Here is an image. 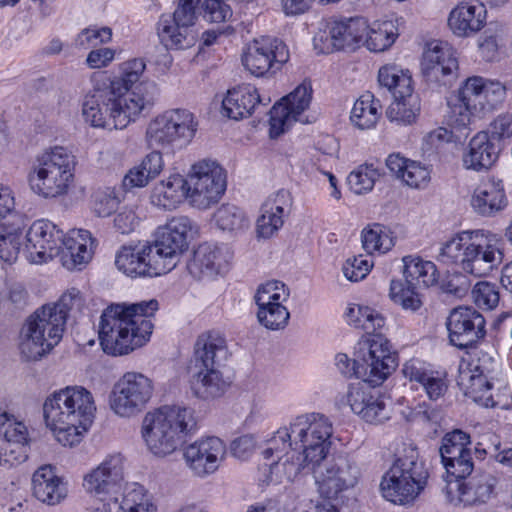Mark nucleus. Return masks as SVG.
<instances>
[{"mask_svg": "<svg viewBox=\"0 0 512 512\" xmlns=\"http://www.w3.org/2000/svg\"><path fill=\"white\" fill-rule=\"evenodd\" d=\"M93 90L86 95L82 114L95 128L122 130L135 122L153 101L140 90L121 91L119 81H110L107 72L93 73Z\"/></svg>", "mask_w": 512, "mask_h": 512, "instance_id": "1", "label": "nucleus"}, {"mask_svg": "<svg viewBox=\"0 0 512 512\" xmlns=\"http://www.w3.org/2000/svg\"><path fill=\"white\" fill-rule=\"evenodd\" d=\"M158 309L156 300L133 304H111L101 315L99 340L109 355H124L149 341L153 324L150 317Z\"/></svg>", "mask_w": 512, "mask_h": 512, "instance_id": "2", "label": "nucleus"}, {"mask_svg": "<svg viewBox=\"0 0 512 512\" xmlns=\"http://www.w3.org/2000/svg\"><path fill=\"white\" fill-rule=\"evenodd\" d=\"M96 410L91 391L83 386H67L45 399L43 417L55 439L63 446L73 447L91 427Z\"/></svg>", "mask_w": 512, "mask_h": 512, "instance_id": "3", "label": "nucleus"}, {"mask_svg": "<svg viewBox=\"0 0 512 512\" xmlns=\"http://www.w3.org/2000/svg\"><path fill=\"white\" fill-rule=\"evenodd\" d=\"M292 432L297 451L286 456V461L274 466L273 472L292 481L305 465H317L324 460L331 447L332 422L323 414L308 413L293 419Z\"/></svg>", "mask_w": 512, "mask_h": 512, "instance_id": "4", "label": "nucleus"}, {"mask_svg": "<svg viewBox=\"0 0 512 512\" xmlns=\"http://www.w3.org/2000/svg\"><path fill=\"white\" fill-rule=\"evenodd\" d=\"M502 241L481 230L463 231L443 244L439 260L454 264L465 273L486 276L503 261Z\"/></svg>", "mask_w": 512, "mask_h": 512, "instance_id": "5", "label": "nucleus"}, {"mask_svg": "<svg viewBox=\"0 0 512 512\" xmlns=\"http://www.w3.org/2000/svg\"><path fill=\"white\" fill-rule=\"evenodd\" d=\"M196 429V419L191 408L162 406L145 415L141 434L148 450L157 457L173 454Z\"/></svg>", "mask_w": 512, "mask_h": 512, "instance_id": "6", "label": "nucleus"}, {"mask_svg": "<svg viewBox=\"0 0 512 512\" xmlns=\"http://www.w3.org/2000/svg\"><path fill=\"white\" fill-rule=\"evenodd\" d=\"M496 362L486 353L462 358L457 384L465 396L486 408L507 409L511 405L508 387L496 378Z\"/></svg>", "mask_w": 512, "mask_h": 512, "instance_id": "7", "label": "nucleus"}, {"mask_svg": "<svg viewBox=\"0 0 512 512\" xmlns=\"http://www.w3.org/2000/svg\"><path fill=\"white\" fill-rule=\"evenodd\" d=\"M77 158L63 146L44 150L34 159L28 182L31 190L45 199L65 196L74 185Z\"/></svg>", "mask_w": 512, "mask_h": 512, "instance_id": "8", "label": "nucleus"}, {"mask_svg": "<svg viewBox=\"0 0 512 512\" xmlns=\"http://www.w3.org/2000/svg\"><path fill=\"white\" fill-rule=\"evenodd\" d=\"M66 321L63 312L48 304L36 309L20 331L19 350L27 361H35L49 353L62 339Z\"/></svg>", "mask_w": 512, "mask_h": 512, "instance_id": "9", "label": "nucleus"}, {"mask_svg": "<svg viewBox=\"0 0 512 512\" xmlns=\"http://www.w3.org/2000/svg\"><path fill=\"white\" fill-rule=\"evenodd\" d=\"M505 87L498 81L480 76L469 77L461 86L454 101L450 102V121L458 129L469 128L481 113L501 102Z\"/></svg>", "mask_w": 512, "mask_h": 512, "instance_id": "10", "label": "nucleus"}, {"mask_svg": "<svg viewBox=\"0 0 512 512\" xmlns=\"http://www.w3.org/2000/svg\"><path fill=\"white\" fill-rule=\"evenodd\" d=\"M198 123L187 109H168L152 118L145 139L150 148L165 152L186 147L195 137Z\"/></svg>", "mask_w": 512, "mask_h": 512, "instance_id": "11", "label": "nucleus"}, {"mask_svg": "<svg viewBox=\"0 0 512 512\" xmlns=\"http://www.w3.org/2000/svg\"><path fill=\"white\" fill-rule=\"evenodd\" d=\"M427 473L418 460V452L410 448L384 474L380 487L383 497L399 505L413 502L424 489Z\"/></svg>", "mask_w": 512, "mask_h": 512, "instance_id": "12", "label": "nucleus"}, {"mask_svg": "<svg viewBox=\"0 0 512 512\" xmlns=\"http://www.w3.org/2000/svg\"><path fill=\"white\" fill-rule=\"evenodd\" d=\"M126 459L121 453L107 455L83 477V488L101 502L119 503L126 483Z\"/></svg>", "mask_w": 512, "mask_h": 512, "instance_id": "13", "label": "nucleus"}, {"mask_svg": "<svg viewBox=\"0 0 512 512\" xmlns=\"http://www.w3.org/2000/svg\"><path fill=\"white\" fill-rule=\"evenodd\" d=\"M186 180L188 201L200 210L217 204L226 191L225 171L215 161H198L192 166Z\"/></svg>", "mask_w": 512, "mask_h": 512, "instance_id": "14", "label": "nucleus"}, {"mask_svg": "<svg viewBox=\"0 0 512 512\" xmlns=\"http://www.w3.org/2000/svg\"><path fill=\"white\" fill-rule=\"evenodd\" d=\"M197 2L179 0L172 16L162 15L157 23L160 42L171 50H182L192 47L198 39L196 29Z\"/></svg>", "mask_w": 512, "mask_h": 512, "instance_id": "15", "label": "nucleus"}, {"mask_svg": "<svg viewBox=\"0 0 512 512\" xmlns=\"http://www.w3.org/2000/svg\"><path fill=\"white\" fill-rule=\"evenodd\" d=\"M153 391V381L149 377L138 372H126L112 388L110 408L119 417H133L146 408Z\"/></svg>", "mask_w": 512, "mask_h": 512, "instance_id": "16", "label": "nucleus"}, {"mask_svg": "<svg viewBox=\"0 0 512 512\" xmlns=\"http://www.w3.org/2000/svg\"><path fill=\"white\" fill-rule=\"evenodd\" d=\"M367 30L368 22L362 17H332L314 36V47L323 54L344 49L354 50L363 44Z\"/></svg>", "mask_w": 512, "mask_h": 512, "instance_id": "17", "label": "nucleus"}, {"mask_svg": "<svg viewBox=\"0 0 512 512\" xmlns=\"http://www.w3.org/2000/svg\"><path fill=\"white\" fill-rule=\"evenodd\" d=\"M358 354L363 366L359 373L373 386L382 384L397 366L390 342L381 331L360 343Z\"/></svg>", "mask_w": 512, "mask_h": 512, "instance_id": "18", "label": "nucleus"}, {"mask_svg": "<svg viewBox=\"0 0 512 512\" xmlns=\"http://www.w3.org/2000/svg\"><path fill=\"white\" fill-rule=\"evenodd\" d=\"M290 59L288 46L279 38L263 36L251 41L242 54V64L257 77L280 70Z\"/></svg>", "mask_w": 512, "mask_h": 512, "instance_id": "19", "label": "nucleus"}, {"mask_svg": "<svg viewBox=\"0 0 512 512\" xmlns=\"http://www.w3.org/2000/svg\"><path fill=\"white\" fill-rule=\"evenodd\" d=\"M117 269L131 278L156 277L171 271L149 243L123 246L116 254Z\"/></svg>", "mask_w": 512, "mask_h": 512, "instance_id": "20", "label": "nucleus"}, {"mask_svg": "<svg viewBox=\"0 0 512 512\" xmlns=\"http://www.w3.org/2000/svg\"><path fill=\"white\" fill-rule=\"evenodd\" d=\"M63 231L46 219L35 220L25 234L24 250L30 263L43 264L60 254Z\"/></svg>", "mask_w": 512, "mask_h": 512, "instance_id": "21", "label": "nucleus"}, {"mask_svg": "<svg viewBox=\"0 0 512 512\" xmlns=\"http://www.w3.org/2000/svg\"><path fill=\"white\" fill-rule=\"evenodd\" d=\"M29 435L26 425L0 411V468L12 469L28 459Z\"/></svg>", "mask_w": 512, "mask_h": 512, "instance_id": "22", "label": "nucleus"}, {"mask_svg": "<svg viewBox=\"0 0 512 512\" xmlns=\"http://www.w3.org/2000/svg\"><path fill=\"white\" fill-rule=\"evenodd\" d=\"M312 93L311 83L304 81L273 105L269 119L271 138H277L285 132L292 122L299 120L302 113L310 106Z\"/></svg>", "mask_w": 512, "mask_h": 512, "instance_id": "23", "label": "nucleus"}, {"mask_svg": "<svg viewBox=\"0 0 512 512\" xmlns=\"http://www.w3.org/2000/svg\"><path fill=\"white\" fill-rule=\"evenodd\" d=\"M449 341L460 349L472 347L486 335L483 315L470 306L454 308L446 321Z\"/></svg>", "mask_w": 512, "mask_h": 512, "instance_id": "24", "label": "nucleus"}, {"mask_svg": "<svg viewBox=\"0 0 512 512\" xmlns=\"http://www.w3.org/2000/svg\"><path fill=\"white\" fill-rule=\"evenodd\" d=\"M469 434L461 430L447 433L442 439L440 455L447 479L466 478L474 469Z\"/></svg>", "mask_w": 512, "mask_h": 512, "instance_id": "25", "label": "nucleus"}, {"mask_svg": "<svg viewBox=\"0 0 512 512\" xmlns=\"http://www.w3.org/2000/svg\"><path fill=\"white\" fill-rule=\"evenodd\" d=\"M191 221L186 216H176L164 226L159 227L155 241L151 244L165 264L176 266V258L188 247V233L191 231Z\"/></svg>", "mask_w": 512, "mask_h": 512, "instance_id": "26", "label": "nucleus"}, {"mask_svg": "<svg viewBox=\"0 0 512 512\" xmlns=\"http://www.w3.org/2000/svg\"><path fill=\"white\" fill-rule=\"evenodd\" d=\"M446 494L454 504L474 505L486 503L495 495L497 479L482 473L466 480L465 478L446 479Z\"/></svg>", "mask_w": 512, "mask_h": 512, "instance_id": "27", "label": "nucleus"}, {"mask_svg": "<svg viewBox=\"0 0 512 512\" xmlns=\"http://www.w3.org/2000/svg\"><path fill=\"white\" fill-rule=\"evenodd\" d=\"M226 445L218 437L201 438L185 447L183 457L187 466L197 476L214 473L224 460Z\"/></svg>", "mask_w": 512, "mask_h": 512, "instance_id": "28", "label": "nucleus"}, {"mask_svg": "<svg viewBox=\"0 0 512 512\" xmlns=\"http://www.w3.org/2000/svg\"><path fill=\"white\" fill-rule=\"evenodd\" d=\"M319 493L327 499H335L338 495L355 486L358 480V468L346 459L318 466L314 471Z\"/></svg>", "mask_w": 512, "mask_h": 512, "instance_id": "29", "label": "nucleus"}, {"mask_svg": "<svg viewBox=\"0 0 512 512\" xmlns=\"http://www.w3.org/2000/svg\"><path fill=\"white\" fill-rule=\"evenodd\" d=\"M231 259L227 246L203 243L194 251L187 269L195 279L213 278L228 270Z\"/></svg>", "mask_w": 512, "mask_h": 512, "instance_id": "30", "label": "nucleus"}, {"mask_svg": "<svg viewBox=\"0 0 512 512\" xmlns=\"http://www.w3.org/2000/svg\"><path fill=\"white\" fill-rule=\"evenodd\" d=\"M269 97H262L258 89L251 84H242L227 91L222 100L224 116L240 120L251 116L260 106H268Z\"/></svg>", "mask_w": 512, "mask_h": 512, "instance_id": "31", "label": "nucleus"}, {"mask_svg": "<svg viewBox=\"0 0 512 512\" xmlns=\"http://www.w3.org/2000/svg\"><path fill=\"white\" fill-rule=\"evenodd\" d=\"M487 9L479 0L460 2L448 17V26L459 37H469L479 32L486 24Z\"/></svg>", "mask_w": 512, "mask_h": 512, "instance_id": "32", "label": "nucleus"}, {"mask_svg": "<svg viewBox=\"0 0 512 512\" xmlns=\"http://www.w3.org/2000/svg\"><path fill=\"white\" fill-rule=\"evenodd\" d=\"M96 246L97 241L92 237L90 231L76 229L62 237L59 255L67 269H74L91 260Z\"/></svg>", "mask_w": 512, "mask_h": 512, "instance_id": "33", "label": "nucleus"}, {"mask_svg": "<svg viewBox=\"0 0 512 512\" xmlns=\"http://www.w3.org/2000/svg\"><path fill=\"white\" fill-rule=\"evenodd\" d=\"M292 205L289 191L281 189L269 197L261 207L257 220V232L263 238L271 237L284 224V216Z\"/></svg>", "mask_w": 512, "mask_h": 512, "instance_id": "34", "label": "nucleus"}, {"mask_svg": "<svg viewBox=\"0 0 512 512\" xmlns=\"http://www.w3.org/2000/svg\"><path fill=\"white\" fill-rule=\"evenodd\" d=\"M422 69L428 78L445 83L444 78L458 69L455 51L447 43L430 44L423 54Z\"/></svg>", "mask_w": 512, "mask_h": 512, "instance_id": "35", "label": "nucleus"}, {"mask_svg": "<svg viewBox=\"0 0 512 512\" xmlns=\"http://www.w3.org/2000/svg\"><path fill=\"white\" fill-rule=\"evenodd\" d=\"M32 492L42 503L56 505L67 496V487L52 465L40 466L32 475Z\"/></svg>", "mask_w": 512, "mask_h": 512, "instance_id": "36", "label": "nucleus"}, {"mask_svg": "<svg viewBox=\"0 0 512 512\" xmlns=\"http://www.w3.org/2000/svg\"><path fill=\"white\" fill-rule=\"evenodd\" d=\"M506 195L501 180L483 179L474 189L471 206L480 215L490 216L506 206Z\"/></svg>", "mask_w": 512, "mask_h": 512, "instance_id": "37", "label": "nucleus"}, {"mask_svg": "<svg viewBox=\"0 0 512 512\" xmlns=\"http://www.w3.org/2000/svg\"><path fill=\"white\" fill-rule=\"evenodd\" d=\"M297 451L294 444V435L292 432V423L289 426L280 427L274 435L266 441V447L262 451L263 457L268 461L266 463L270 469V481L271 482H282L286 479V476L279 475L273 472V468L278 463L286 461V456L290 452Z\"/></svg>", "mask_w": 512, "mask_h": 512, "instance_id": "38", "label": "nucleus"}, {"mask_svg": "<svg viewBox=\"0 0 512 512\" xmlns=\"http://www.w3.org/2000/svg\"><path fill=\"white\" fill-rule=\"evenodd\" d=\"M184 199L188 200L187 180L179 173L155 184L150 195L152 205L165 210L177 208Z\"/></svg>", "mask_w": 512, "mask_h": 512, "instance_id": "39", "label": "nucleus"}, {"mask_svg": "<svg viewBox=\"0 0 512 512\" xmlns=\"http://www.w3.org/2000/svg\"><path fill=\"white\" fill-rule=\"evenodd\" d=\"M499 155V149L492 141L489 132H478L469 142L463 155V165L467 169L480 171L490 168Z\"/></svg>", "mask_w": 512, "mask_h": 512, "instance_id": "40", "label": "nucleus"}, {"mask_svg": "<svg viewBox=\"0 0 512 512\" xmlns=\"http://www.w3.org/2000/svg\"><path fill=\"white\" fill-rule=\"evenodd\" d=\"M227 354L226 339L219 332L208 331L198 336L194 345V367L218 368Z\"/></svg>", "mask_w": 512, "mask_h": 512, "instance_id": "41", "label": "nucleus"}, {"mask_svg": "<svg viewBox=\"0 0 512 512\" xmlns=\"http://www.w3.org/2000/svg\"><path fill=\"white\" fill-rule=\"evenodd\" d=\"M190 380L193 394L200 399L209 400L220 397L226 390V382L218 368L194 367Z\"/></svg>", "mask_w": 512, "mask_h": 512, "instance_id": "42", "label": "nucleus"}, {"mask_svg": "<svg viewBox=\"0 0 512 512\" xmlns=\"http://www.w3.org/2000/svg\"><path fill=\"white\" fill-rule=\"evenodd\" d=\"M404 277L408 284L428 288L437 284L439 272L436 265L419 256L408 255L403 258Z\"/></svg>", "mask_w": 512, "mask_h": 512, "instance_id": "43", "label": "nucleus"}, {"mask_svg": "<svg viewBox=\"0 0 512 512\" xmlns=\"http://www.w3.org/2000/svg\"><path fill=\"white\" fill-rule=\"evenodd\" d=\"M378 81L392 93L394 99L412 96L413 81L409 70H404L395 64L384 65L379 69Z\"/></svg>", "mask_w": 512, "mask_h": 512, "instance_id": "44", "label": "nucleus"}, {"mask_svg": "<svg viewBox=\"0 0 512 512\" xmlns=\"http://www.w3.org/2000/svg\"><path fill=\"white\" fill-rule=\"evenodd\" d=\"M344 317L350 326L364 330L369 336L380 332L385 326L382 314L371 307L359 304L349 305Z\"/></svg>", "mask_w": 512, "mask_h": 512, "instance_id": "45", "label": "nucleus"}, {"mask_svg": "<svg viewBox=\"0 0 512 512\" xmlns=\"http://www.w3.org/2000/svg\"><path fill=\"white\" fill-rule=\"evenodd\" d=\"M381 109L380 101L367 91L355 101L350 119L359 129H371L376 126Z\"/></svg>", "mask_w": 512, "mask_h": 512, "instance_id": "46", "label": "nucleus"}, {"mask_svg": "<svg viewBox=\"0 0 512 512\" xmlns=\"http://www.w3.org/2000/svg\"><path fill=\"white\" fill-rule=\"evenodd\" d=\"M25 225L21 217L2 227L0 232V259L5 263H14L20 251Z\"/></svg>", "mask_w": 512, "mask_h": 512, "instance_id": "47", "label": "nucleus"}, {"mask_svg": "<svg viewBox=\"0 0 512 512\" xmlns=\"http://www.w3.org/2000/svg\"><path fill=\"white\" fill-rule=\"evenodd\" d=\"M398 37V29L392 21H376L368 24L363 44L372 52L387 50Z\"/></svg>", "mask_w": 512, "mask_h": 512, "instance_id": "48", "label": "nucleus"}, {"mask_svg": "<svg viewBox=\"0 0 512 512\" xmlns=\"http://www.w3.org/2000/svg\"><path fill=\"white\" fill-rule=\"evenodd\" d=\"M119 512H157L153 496L138 483H131L120 497Z\"/></svg>", "mask_w": 512, "mask_h": 512, "instance_id": "49", "label": "nucleus"}, {"mask_svg": "<svg viewBox=\"0 0 512 512\" xmlns=\"http://www.w3.org/2000/svg\"><path fill=\"white\" fill-rule=\"evenodd\" d=\"M380 175V171L373 164L359 165L348 175L349 188L358 195L368 193L373 189Z\"/></svg>", "mask_w": 512, "mask_h": 512, "instance_id": "50", "label": "nucleus"}, {"mask_svg": "<svg viewBox=\"0 0 512 512\" xmlns=\"http://www.w3.org/2000/svg\"><path fill=\"white\" fill-rule=\"evenodd\" d=\"M390 297L392 301L399 304L403 309L416 311L422 306L420 294L416 286L406 281L392 280L390 284Z\"/></svg>", "mask_w": 512, "mask_h": 512, "instance_id": "51", "label": "nucleus"}, {"mask_svg": "<svg viewBox=\"0 0 512 512\" xmlns=\"http://www.w3.org/2000/svg\"><path fill=\"white\" fill-rule=\"evenodd\" d=\"M254 298L257 306L284 305L289 298V290L283 282L271 280L258 287Z\"/></svg>", "mask_w": 512, "mask_h": 512, "instance_id": "52", "label": "nucleus"}, {"mask_svg": "<svg viewBox=\"0 0 512 512\" xmlns=\"http://www.w3.org/2000/svg\"><path fill=\"white\" fill-rule=\"evenodd\" d=\"M217 226L221 230L237 231L248 227L249 221L245 213L235 205H222L214 214Z\"/></svg>", "mask_w": 512, "mask_h": 512, "instance_id": "53", "label": "nucleus"}, {"mask_svg": "<svg viewBox=\"0 0 512 512\" xmlns=\"http://www.w3.org/2000/svg\"><path fill=\"white\" fill-rule=\"evenodd\" d=\"M290 314L284 305L258 306L257 318L261 325L270 330H280L288 324Z\"/></svg>", "mask_w": 512, "mask_h": 512, "instance_id": "54", "label": "nucleus"}, {"mask_svg": "<svg viewBox=\"0 0 512 512\" xmlns=\"http://www.w3.org/2000/svg\"><path fill=\"white\" fill-rule=\"evenodd\" d=\"M362 245L366 252L372 254L374 252L385 253L393 247L394 243L380 225H374L363 230Z\"/></svg>", "mask_w": 512, "mask_h": 512, "instance_id": "55", "label": "nucleus"}, {"mask_svg": "<svg viewBox=\"0 0 512 512\" xmlns=\"http://www.w3.org/2000/svg\"><path fill=\"white\" fill-rule=\"evenodd\" d=\"M370 385L371 384L365 380L349 385L345 398L347 404L355 414L363 411L364 408L370 404L371 399L377 392Z\"/></svg>", "mask_w": 512, "mask_h": 512, "instance_id": "56", "label": "nucleus"}, {"mask_svg": "<svg viewBox=\"0 0 512 512\" xmlns=\"http://www.w3.org/2000/svg\"><path fill=\"white\" fill-rule=\"evenodd\" d=\"M145 62L142 59H132L124 63L123 73L121 79H114L113 81H119L121 91H138L145 93L148 98L152 101V97L149 96L146 86L138 85L134 89H131L136 82L139 81L141 75L145 70Z\"/></svg>", "mask_w": 512, "mask_h": 512, "instance_id": "57", "label": "nucleus"}, {"mask_svg": "<svg viewBox=\"0 0 512 512\" xmlns=\"http://www.w3.org/2000/svg\"><path fill=\"white\" fill-rule=\"evenodd\" d=\"M471 294L475 305L482 310H493L500 301L498 286L488 281L476 283Z\"/></svg>", "mask_w": 512, "mask_h": 512, "instance_id": "58", "label": "nucleus"}, {"mask_svg": "<svg viewBox=\"0 0 512 512\" xmlns=\"http://www.w3.org/2000/svg\"><path fill=\"white\" fill-rule=\"evenodd\" d=\"M357 415L370 424H382L391 417L390 410L387 408L383 396L378 391L371 399L370 404Z\"/></svg>", "mask_w": 512, "mask_h": 512, "instance_id": "59", "label": "nucleus"}, {"mask_svg": "<svg viewBox=\"0 0 512 512\" xmlns=\"http://www.w3.org/2000/svg\"><path fill=\"white\" fill-rule=\"evenodd\" d=\"M400 179L411 188L424 189L430 183L431 172L427 166L411 160Z\"/></svg>", "mask_w": 512, "mask_h": 512, "instance_id": "60", "label": "nucleus"}, {"mask_svg": "<svg viewBox=\"0 0 512 512\" xmlns=\"http://www.w3.org/2000/svg\"><path fill=\"white\" fill-rule=\"evenodd\" d=\"M112 38V30L109 27H89L83 29L75 39L76 46L87 49L92 46L107 43Z\"/></svg>", "mask_w": 512, "mask_h": 512, "instance_id": "61", "label": "nucleus"}, {"mask_svg": "<svg viewBox=\"0 0 512 512\" xmlns=\"http://www.w3.org/2000/svg\"><path fill=\"white\" fill-rule=\"evenodd\" d=\"M119 204L115 189L106 187L93 194V207L100 217L109 216Z\"/></svg>", "mask_w": 512, "mask_h": 512, "instance_id": "62", "label": "nucleus"}, {"mask_svg": "<svg viewBox=\"0 0 512 512\" xmlns=\"http://www.w3.org/2000/svg\"><path fill=\"white\" fill-rule=\"evenodd\" d=\"M408 99H394L390 104L386 111V116L391 122L407 125L415 121L416 112L409 105Z\"/></svg>", "mask_w": 512, "mask_h": 512, "instance_id": "63", "label": "nucleus"}, {"mask_svg": "<svg viewBox=\"0 0 512 512\" xmlns=\"http://www.w3.org/2000/svg\"><path fill=\"white\" fill-rule=\"evenodd\" d=\"M372 265L363 255L354 256L353 258H348L344 263L343 273L348 280L358 282L368 275Z\"/></svg>", "mask_w": 512, "mask_h": 512, "instance_id": "64", "label": "nucleus"}]
</instances>
